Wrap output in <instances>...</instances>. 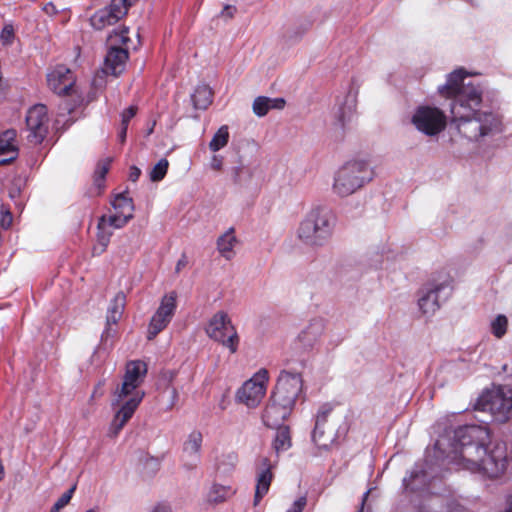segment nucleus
<instances>
[{
	"label": "nucleus",
	"mask_w": 512,
	"mask_h": 512,
	"mask_svg": "<svg viewBox=\"0 0 512 512\" xmlns=\"http://www.w3.org/2000/svg\"><path fill=\"white\" fill-rule=\"evenodd\" d=\"M169 162L167 159L162 158L150 171V180L153 182L161 181L168 170Z\"/></svg>",
	"instance_id": "obj_35"
},
{
	"label": "nucleus",
	"mask_w": 512,
	"mask_h": 512,
	"mask_svg": "<svg viewBox=\"0 0 512 512\" xmlns=\"http://www.w3.org/2000/svg\"><path fill=\"white\" fill-rule=\"evenodd\" d=\"M229 140V132L227 126H221L218 131L214 134L213 138L209 143L211 151L216 152L225 147Z\"/></svg>",
	"instance_id": "obj_31"
},
{
	"label": "nucleus",
	"mask_w": 512,
	"mask_h": 512,
	"mask_svg": "<svg viewBox=\"0 0 512 512\" xmlns=\"http://www.w3.org/2000/svg\"><path fill=\"white\" fill-rule=\"evenodd\" d=\"M176 293L171 292L165 295L160 306L151 318L148 327L147 338L154 339L170 323L176 310Z\"/></svg>",
	"instance_id": "obj_15"
},
{
	"label": "nucleus",
	"mask_w": 512,
	"mask_h": 512,
	"mask_svg": "<svg viewBox=\"0 0 512 512\" xmlns=\"http://www.w3.org/2000/svg\"><path fill=\"white\" fill-rule=\"evenodd\" d=\"M76 486H72L69 490H67L53 505L51 512H59L62 508H64L71 500Z\"/></svg>",
	"instance_id": "obj_38"
},
{
	"label": "nucleus",
	"mask_w": 512,
	"mask_h": 512,
	"mask_svg": "<svg viewBox=\"0 0 512 512\" xmlns=\"http://www.w3.org/2000/svg\"><path fill=\"white\" fill-rule=\"evenodd\" d=\"M16 130L9 129L0 135V165L7 164L18 156Z\"/></svg>",
	"instance_id": "obj_19"
},
{
	"label": "nucleus",
	"mask_w": 512,
	"mask_h": 512,
	"mask_svg": "<svg viewBox=\"0 0 512 512\" xmlns=\"http://www.w3.org/2000/svg\"><path fill=\"white\" fill-rule=\"evenodd\" d=\"M137 0H112L110 5L99 9L90 18L93 28L102 30L123 18Z\"/></svg>",
	"instance_id": "obj_13"
},
{
	"label": "nucleus",
	"mask_w": 512,
	"mask_h": 512,
	"mask_svg": "<svg viewBox=\"0 0 512 512\" xmlns=\"http://www.w3.org/2000/svg\"><path fill=\"white\" fill-rule=\"evenodd\" d=\"M252 178V170L245 166H238L233 169V179L238 185H247Z\"/></svg>",
	"instance_id": "obj_34"
},
{
	"label": "nucleus",
	"mask_w": 512,
	"mask_h": 512,
	"mask_svg": "<svg viewBox=\"0 0 512 512\" xmlns=\"http://www.w3.org/2000/svg\"><path fill=\"white\" fill-rule=\"evenodd\" d=\"M137 107L130 106L121 114V126L128 127L129 121L136 115Z\"/></svg>",
	"instance_id": "obj_42"
},
{
	"label": "nucleus",
	"mask_w": 512,
	"mask_h": 512,
	"mask_svg": "<svg viewBox=\"0 0 512 512\" xmlns=\"http://www.w3.org/2000/svg\"><path fill=\"white\" fill-rule=\"evenodd\" d=\"M285 103V100L281 97L270 98L266 96H258L253 101L252 109L255 115L258 117H264L272 109H283Z\"/></svg>",
	"instance_id": "obj_23"
},
{
	"label": "nucleus",
	"mask_w": 512,
	"mask_h": 512,
	"mask_svg": "<svg viewBox=\"0 0 512 512\" xmlns=\"http://www.w3.org/2000/svg\"><path fill=\"white\" fill-rule=\"evenodd\" d=\"M315 445H317L319 448L327 449L329 447V444L331 443L332 439L331 437L325 436V430L324 427L320 428V431L318 433V442L316 440H312Z\"/></svg>",
	"instance_id": "obj_43"
},
{
	"label": "nucleus",
	"mask_w": 512,
	"mask_h": 512,
	"mask_svg": "<svg viewBox=\"0 0 512 512\" xmlns=\"http://www.w3.org/2000/svg\"><path fill=\"white\" fill-rule=\"evenodd\" d=\"M276 435L273 442V448L277 454L287 451L292 446L291 433L288 426L280 425L276 427Z\"/></svg>",
	"instance_id": "obj_28"
},
{
	"label": "nucleus",
	"mask_w": 512,
	"mask_h": 512,
	"mask_svg": "<svg viewBox=\"0 0 512 512\" xmlns=\"http://www.w3.org/2000/svg\"><path fill=\"white\" fill-rule=\"evenodd\" d=\"M100 219L105 220L107 225L114 230L124 227L132 218L117 212H113L109 215L101 216Z\"/></svg>",
	"instance_id": "obj_33"
},
{
	"label": "nucleus",
	"mask_w": 512,
	"mask_h": 512,
	"mask_svg": "<svg viewBox=\"0 0 512 512\" xmlns=\"http://www.w3.org/2000/svg\"><path fill=\"white\" fill-rule=\"evenodd\" d=\"M86 512H98V511H97V510H95V509H89V510H87Z\"/></svg>",
	"instance_id": "obj_58"
},
{
	"label": "nucleus",
	"mask_w": 512,
	"mask_h": 512,
	"mask_svg": "<svg viewBox=\"0 0 512 512\" xmlns=\"http://www.w3.org/2000/svg\"><path fill=\"white\" fill-rule=\"evenodd\" d=\"M150 462H151L155 467H156V466H158V461H157V459L151 458V459H150Z\"/></svg>",
	"instance_id": "obj_57"
},
{
	"label": "nucleus",
	"mask_w": 512,
	"mask_h": 512,
	"mask_svg": "<svg viewBox=\"0 0 512 512\" xmlns=\"http://www.w3.org/2000/svg\"><path fill=\"white\" fill-rule=\"evenodd\" d=\"M15 38V30L12 24H6L1 33L0 40L3 45H11Z\"/></svg>",
	"instance_id": "obj_39"
},
{
	"label": "nucleus",
	"mask_w": 512,
	"mask_h": 512,
	"mask_svg": "<svg viewBox=\"0 0 512 512\" xmlns=\"http://www.w3.org/2000/svg\"><path fill=\"white\" fill-rule=\"evenodd\" d=\"M97 241L93 246V255H101L110 243L111 236L113 235V229L107 225L105 220L99 219L97 225Z\"/></svg>",
	"instance_id": "obj_25"
},
{
	"label": "nucleus",
	"mask_w": 512,
	"mask_h": 512,
	"mask_svg": "<svg viewBox=\"0 0 512 512\" xmlns=\"http://www.w3.org/2000/svg\"><path fill=\"white\" fill-rule=\"evenodd\" d=\"M126 304V296L123 292H118L111 300L107 310V326L116 324L124 312Z\"/></svg>",
	"instance_id": "obj_26"
},
{
	"label": "nucleus",
	"mask_w": 512,
	"mask_h": 512,
	"mask_svg": "<svg viewBox=\"0 0 512 512\" xmlns=\"http://www.w3.org/2000/svg\"><path fill=\"white\" fill-rule=\"evenodd\" d=\"M475 409L488 412L496 422L508 421L512 416V389L507 386H494L484 391L477 399Z\"/></svg>",
	"instance_id": "obj_7"
},
{
	"label": "nucleus",
	"mask_w": 512,
	"mask_h": 512,
	"mask_svg": "<svg viewBox=\"0 0 512 512\" xmlns=\"http://www.w3.org/2000/svg\"><path fill=\"white\" fill-rule=\"evenodd\" d=\"M111 204L114 212L133 218L134 204L126 193L117 194Z\"/></svg>",
	"instance_id": "obj_29"
},
{
	"label": "nucleus",
	"mask_w": 512,
	"mask_h": 512,
	"mask_svg": "<svg viewBox=\"0 0 512 512\" xmlns=\"http://www.w3.org/2000/svg\"><path fill=\"white\" fill-rule=\"evenodd\" d=\"M225 461L229 464V466H230L231 468H233V467L236 465V463H237V455H236V454H234V453H229V454H227V455L223 456V460H222V462L219 464V466H218V470H221V469H222V464H223Z\"/></svg>",
	"instance_id": "obj_45"
},
{
	"label": "nucleus",
	"mask_w": 512,
	"mask_h": 512,
	"mask_svg": "<svg viewBox=\"0 0 512 512\" xmlns=\"http://www.w3.org/2000/svg\"><path fill=\"white\" fill-rule=\"evenodd\" d=\"M274 465L271 463L270 459L267 457H263L260 460V465L257 469L256 475V487H255V495H254V505H258L261 499L268 493L272 479L273 473L272 468Z\"/></svg>",
	"instance_id": "obj_18"
},
{
	"label": "nucleus",
	"mask_w": 512,
	"mask_h": 512,
	"mask_svg": "<svg viewBox=\"0 0 512 512\" xmlns=\"http://www.w3.org/2000/svg\"><path fill=\"white\" fill-rule=\"evenodd\" d=\"M368 495H369V491H367V492H365V493L363 494V497H362V506H361V508L358 510V512H363V506H364V503H365V501H366V499H367Z\"/></svg>",
	"instance_id": "obj_54"
},
{
	"label": "nucleus",
	"mask_w": 512,
	"mask_h": 512,
	"mask_svg": "<svg viewBox=\"0 0 512 512\" xmlns=\"http://www.w3.org/2000/svg\"><path fill=\"white\" fill-rule=\"evenodd\" d=\"M334 223L335 217L329 209L315 207L300 222L296 236L306 246L323 247L332 235Z\"/></svg>",
	"instance_id": "obj_5"
},
{
	"label": "nucleus",
	"mask_w": 512,
	"mask_h": 512,
	"mask_svg": "<svg viewBox=\"0 0 512 512\" xmlns=\"http://www.w3.org/2000/svg\"><path fill=\"white\" fill-rule=\"evenodd\" d=\"M110 163H111L110 158H106L98 163L96 170H95V183L98 186H101V182L104 181L105 176L109 171Z\"/></svg>",
	"instance_id": "obj_37"
},
{
	"label": "nucleus",
	"mask_w": 512,
	"mask_h": 512,
	"mask_svg": "<svg viewBox=\"0 0 512 512\" xmlns=\"http://www.w3.org/2000/svg\"><path fill=\"white\" fill-rule=\"evenodd\" d=\"M178 398H179L178 390L175 387H171V401H170V404L168 407L169 409H172L176 405Z\"/></svg>",
	"instance_id": "obj_49"
},
{
	"label": "nucleus",
	"mask_w": 512,
	"mask_h": 512,
	"mask_svg": "<svg viewBox=\"0 0 512 512\" xmlns=\"http://www.w3.org/2000/svg\"><path fill=\"white\" fill-rule=\"evenodd\" d=\"M177 371L172 369L163 370L160 373V381L165 384L167 388H170L172 382L175 380L177 376Z\"/></svg>",
	"instance_id": "obj_41"
},
{
	"label": "nucleus",
	"mask_w": 512,
	"mask_h": 512,
	"mask_svg": "<svg viewBox=\"0 0 512 512\" xmlns=\"http://www.w3.org/2000/svg\"><path fill=\"white\" fill-rule=\"evenodd\" d=\"M236 11L235 6L226 5L222 11V14L227 15L228 17H233L234 12Z\"/></svg>",
	"instance_id": "obj_51"
},
{
	"label": "nucleus",
	"mask_w": 512,
	"mask_h": 512,
	"mask_svg": "<svg viewBox=\"0 0 512 512\" xmlns=\"http://www.w3.org/2000/svg\"><path fill=\"white\" fill-rule=\"evenodd\" d=\"M453 279L445 271L434 274L419 291L418 306L424 315H433L452 293Z\"/></svg>",
	"instance_id": "obj_6"
},
{
	"label": "nucleus",
	"mask_w": 512,
	"mask_h": 512,
	"mask_svg": "<svg viewBox=\"0 0 512 512\" xmlns=\"http://www.w3.org/2000/svg\"><path fill=\"white\" fill-rule=\"evenodd\" d=\"M146 372V364L142 361H131L127 364L123 382L116 387L111 400L114 417L109 426V437L114 438L120 433L142 402L145 393L139 386Z\"/></svg>",
	"instance_id": "obj_3"
},
{
	"label": "nucleus",
	"mask_w": 512,
	"mask_h": 512,
	"mask_svg": "<svg viewBox=\"0 0 512 512\" xmlns=\"http://www.w3.org/2000/svg\"><path fill=\"white\" fill-rule=\"evenodd\" d=\"M210 166L213 170L220 171L223 167V158L219 155H214L211 158Z\"/></svg>",
	"instance_id": "obj_46"
},
{
	"label": "nucleus",
	"mask_w": 512,
	"mask_h": 512,
	"mask_svg": "<svg viewBox=\"0 0 512 512\" xmlns=\"http://www.w3.org/2000/svg\"><path fill=\"white\" fill-rule=\"evenodd\" d=\"M129 29L123 27L119 31H114L109 35V42L111 47L109 48L105 57L104 72L113 76L120 75L126 67L128 60V50L125 48L116 47V44L126 45L129 41L128 37Z\"/></svg>",
	"instance_id": "obj_9"
},
{
	"label": "nucleus",
	"mask_w": 512,
	"mask_h": 512,
	"mask_svg": "<svg viewBox=\"0 0 512 512\" xmlns=\"http://www.w3.org/2000/svg\"><path fill=\"white\" fill-rule=\"evenodd\" d=\"M203 436L199 431H192L183 446V455L189 460L191 467L195 466L200 459V451Z\"/></svg>",
	"instance_id": "obj_22"
},
{
	"label": "nucleus",
	"mask_w": 512,
	"mask_h": 512,
	"mask_svg": "<svg viewBox=\"0 0 512 512\" xmlns=\"http://www.w3.org/2000/svg\"><path fill=\"white\" fill-rule=\"evenodd\" d=\"M236 243L237 238L234 234V229L229 228L217 239V250L223 258L231 260L235 256L234 247Z\"/></svg>",
	"instance_id": "obj_24"
},
{
	"label": "nucleus",
	"mask_w": 512,
	"mask_h": 512,
	"mask_svg": "<svg viewBox=\"0 0 512 512\" xmlns=\"http://www.w3.org/2000/svg\"><path fill=\"white\" fill-rule=\"evenodd\" d=\"M469 74L458 68L446 76V82L437 87L438 94L451 100V123L457 132L469 141H481L503 130L495 90L486 84L467 80Z\"/></svg>",
	"instance_id": "obj_1"
},
{
	"label": "nucleus",
	"mask_w": 512,
	"mask_h": 512,
	"mask_svg": "<svg viewBox=\"0 0 512 512\" xmlns=\"http://www.w3.org/2000/svg\"><path fill=\"white\" fill-rule=\"evenodd\" d=\"M357 92L350 90L344 99H339L337 110L334 112L340 128H344L349 123L356 110Z\"/></svg>",
	"instance_id": "obj_20"
},
{
	"label": "nucleus",
	"mask_w": 512,
	"mask_h": 512,
	"mask_svg": "<svg viewBox=\"0 0 512 512\" xmlns=\"http://www.w3.org/2000/svg\"><path fill=\"white\" fill-rule=\"evenodd\" d=\"M187 264L188 258L185 254H182L176 263L175 272L179 273L182 269H184L187 266Z\"/></svg>",
	"instance_id": "obj_47"
},
{
	"label": "nucleus",
	"mask_w": 512,
	"mask_h": 512,
	"mask_svg": "<svg viewBox=\"0 0 512 512\" xmlns=\"http://www.w3.org/2000/svg\"><path fill=\"white\" fill-rule=\"evenodd\" d=\"M151 512H172L171 507L166 504H157Z\"/></svg>",
	"instance_id": "obj_50"
},
{
	"label": "nucleus",
	"mask_w": 512,
	"mask_h": 512,
	"mask_svg": "<svg viewBox=\"0 0 512 512\" xmlns=\"http://www.w3.org/2000/svg\"><path fill=\"white\" fill-rule=\"evenodd\" d=\"M325 330V321L321 318L313 319L301 331L298 338L304 347H312L323 335Z\"/></svg>",
	"instance_id": "obj_21"
},
{
	"label": "nucleus",
	"mask_w": 512,
	"mask_h": 512,
	"mask_svg": "<svg viewBox=\"0 0 512 512\" xmlns=\"http://www.w3.org/2000/svg\"><path fill=\"white\" fill-rule=\"evenodd\" d=\"M206 332L210 338L227 347L231 353H235L237 351L239 336L225 312H217L212 317Z\"/></svg>",
	"instance_id": "obj_10"
},
{
	"label": "nucleus",
	"mask_w": 512,
	"mask_h": 512,
	"mask_svg": "<svg viewBox=\"0 0 512 512\" xmlns=\"http://www.w3.org/2000/svg\"><path fill=\"white\" fill-rule=\"evenodd\" d=\"M268 379V371L260 369L238 389L236 400L249 408L257 407L265 396Z\"/></svg>",
	"instance_id": "obj_11"
},
{
	"label": "nucleus",
	"mask_w": 512,
	"mask_h": 512,
	"mask_svg": "<svg viewBox=\"0 0 512 512\" xmlns=\"http://www.w3.org/2000/svg\"><path fill=\"white\" fill-rule=\"evenodd\" d=\"M437 501H438V499H433V505H436Z\"/></svg>",
	"instance_id": "obj_59"
},
{
	"label": "nucleus",
	"mask_w": 512,
	"mask_h": 512,
	"mask_svg": "<svg viewBox=\"0 0 512 512\" xmlns=\"http://www.w3.org/2000/svg\"><path fill=\"white\" fill-rule=\"evenodd\" d=\"M293 408L291 405L277 401L276 397L271 396L262 416L264 424L270 428L282 425L283 421L291 414Z\"/></svg>",
	"instance_id": "obj_17"
},
{
	"label": "nucleus",
	"mask_w": 512,
	"mask_h": 512,
	"mask_svg": "<svg viewBox=\"0 0 512 512\" xmlns=\"http://www.w3.org/2000/svg\"><path fill=\"white\" fill-rule=\"evenodd\" d=\"M330 412L331 407L329 405L325 404L320 407L315 419V427L312 432V440H316L318 442V433L320 428L325 426Z\"/></svg>",
	"instance_id": "obj_32"
},
{
	"label": "nucleus",
	"mask_w": 512,
	"mask_h": 512,
	"mask_svg": "<svg viewBox=\"0 0 512 512\" xmlns=\"http://www.w3.org/2000/svg\"><path fill=\"white\" fill-rule=\"evenodd\" d=\"M44 10H45L47 13H50L52 10H54V6H53V4H51V3L47 4V5L44 7Z\"/></svg>",
	"instance_id": "obj_55"
},
{
	"label": "nucleus",
	"mask_w": 512,
	"mask_h": 512,
	"mask_svg": "<svg viewBox=\"0 0 512 512\" xmlns=\"http://www.w3.org/2000/svg\"><path fill=\"white\" fill-rule=\"evenodd\" d=\"M302 391V378L299 373L282 371L272 396L277 401L286 403L294 407L296 399Z\"/></svg>",
	"instance_id": "obj_14"
},
{
	"label": "nucleus",
	"mask_w": 512,
	"mask_h": 512,
	"mask_svg": "<svg viewBox=\"0 0 512 512\" xmlns=\"http://www.w3.org/2000/svg\"><path fill=\"white\" fill-rule=\"evenodd\" d=\"M418 477H425V473L422 469H414L410 476L409 477H405L403 479V485L405 486L406 489H411V490H414L415 487L413 485V481L418 478Z\"/></svg>",
	"instance_id": "obj_40"
},
{
	"label": "nucleus",
	"mask_w": 512,
	"mask_h": 512,
	"mask_svg": "<svg viewBox=\"0 0 512 512\" xmlns=\"http://www.w3.org/2000/svg\"><path fill=\"white\" fill-rule=\"evenodd\" d=\"M127 128L128 127L121 126V130L119 132V138H120L121 142H123L126 138Z\"/></svg>",
	"instance_id": "obj_52"
},
{
	"label": "nucleus",
	"mask_w": 512,
	"mask_h": 512,
	"mask_svg": "<svg viewBox=\"0 0 512 512\" xmlns=\"http://www.w3.org/2000/svg\"><path fill=\"white\" fill-rule=\"evenodd\" d=\"M448 439L441 437L435 443L449 463L473 473H483L487 477L500 476L507 466V447L503 442H490L487 425L468 424L453 432L450 450L445 451Z\"/></svg>",
	"instance_id": "obj_2"
},
{
	"label": "nucleus",
	"mask_w": 512,
	"mask_h": 512,
	"mask_svg": "<svg viewBox=\"0 0 512 512\" xmlns=\"http://www.w3.org/2000/svg\"><path fill=\"white\" fill-rule=\"evenodd\" d=\"M306 504H307L306 496H301L293 502L291 507L286 512H303Z\"/></svg>",
	"instance_id": "obj_44"
},
{
	"label": "nucleus",
	"mask_w": 512,
	"mask_h": 512,
	"mask_svg": "<svg viewBox=\"0 0 512 512\" xmlns=\"http://www.w3.org/2000/svg\"><path fill=\"white\" fill-rule=\"evenodd\" d=\"M141 175V170L136 167V166H132L130 168V171H129V180L132 181V182H136L139 177Z\"/></svg>",
	"instance_id": "obj_48"
},
{
	"label": "nucleus",
	"mask_w": 512,
	"mask_h": 512,
	"mask_svg": "<svg viewBox=\"0 0 512 512\" xmlns=\"http://www.w3.org/2000/svg\"><path fill=\"white\" fill-rule=\"evenodd\" d=\"M212 91L208 85H198L191 95V100L195 109H206L212 103Z\"/></svg>",
	"instance_id": "obj_27"
},
{
	"label": "nucleus",
	"mask_w": 512,
	"mask_h": 512,
	"mask_svg": "<svg viewBox=\"0 0 512 512\" xmlns=\"http://www.w3.org/2000/svg\"><path fill=\"white\" fill-rule=\"evenodd\" d=\"M410 123L419 133L435 138L446 129L447 116L441 108L423 104L412 111Z\"/></svg>",
	"instance_id": "obj_8"
},
{
	"label": "nucleus",
	"mask_w": 512,
	"mask_h": 512,
	"mask_svg": "<svg viewBox=\"0 0 512 512\" xmlns=\"http://www.w3.org/2000/svg\"><path fill=\"white\" fill-rule=\"evenodd\" d=\"M7 216L9 217V222L11 221V214L8 213Z\"/></svg>",
	"instance_id": "obj_60"
},
{
	"label": "nucleus",
	"mask_w": 512,
	"mask_h": 512,
	"mask_svg": "<svg viewBox=\"0 0 512 512\" xmlns=\"http://www.w3.org/2000/svg\"><path fill=\"white\" fill-rule=\"evenodd\" d=\"M373 177L374 171L368 160L351 159L334 172L331 190L338 197H348L364 187Z\"/></svg>",
	"instance_id": "obj_4"
},
{
	"label": "nucleus",
	"mask_w": 512,
	"mask_h": 512,
	"mask_svg": "<svg viewBox=\"0 0 512 512\" xmlns=\"http://www.w3.org/2000/svg\"><path fill=\"white\" fill-rule=\"evenodd\" d=\"M505 512H512V493L508 496Z\"/></svg>",
	"instance_id": "obj_53"
},
{
	"label": "nucleus",
	"mask_w": 512,
	"mask_h": 512,
	"mask_svg": "<svg viewBox=\"0 0 512 512\" xmlns=\"http://www.w3.org/2000/svg\"><path fill=\"white\" fill-rule=\"evenodd\" d=\"M49 117L47 107L37 104L31 107L26 115L27 139L30 143H42L49 131Z\"/></svg>",
	"instance_id": "obj_12"
},
{
	"label": "nucleus",
	"mask_w": 512,
	"mask_h": 512,
	"mask_svg": "<svg viewBox=\"0 0 512 512\" xmlns=\"http://www.w3.org/2000/svg\"><path fill=\"white\" fill-rule=\"evenodd\" d=\"M234 494L231 486L214 484L211 486L207 499L211 503H221Z\"/></svg>",
	"instance_id": "obj_30"
},
{
	"label": "nucleus",
	"mask_w": 512,
	"mask_h": 512,
	"mask_svg": "<svg viewBox=\"0 0 512 512\" xmlns=\"http://www.w3.org/2000/svg\"><path fill=\"white\" fill-rule=\"evenodd\" d=\"M507 326H508V320H507L506 316L498 315L491 322V332L495 337L502 338L507 331Z\"/></svg>",
	"instance_id": "obj_36"
},
{
	"label": "nucleus",
	"mask_w": 512,
	"mask_h": 512,
	"mask_svg": "<svg viewBox=\"0 0 512 512\" xmlns=\"http://www.w3.org/2000/svg\"><path fill=\"white\" fill-rule=\"evenodd\" d=\"M3 476H4V468H3L2 463L0 462V480L3 478Z\"/></svg>",
	"instance_id": "obj_56"
},
{
	"label": "nucleus",
	"mask_w": 512,
	"mask_h": 512,
	"mask_svg": "<svg viewBox=\"0 0 512 512\" xmlns=\"http://www.w3.org/2000/svg\"><path fill=\"white\" fill-rule=\"evenodd\" d=\"M49 88L58 95H67L72 90L75 80L72 71L58 65L47 74Z\"/></svg>",
	"instance_id": "obj_16"
}]
</instances>
